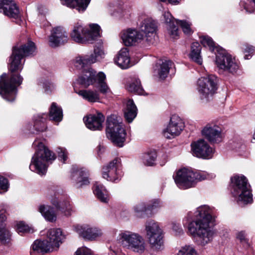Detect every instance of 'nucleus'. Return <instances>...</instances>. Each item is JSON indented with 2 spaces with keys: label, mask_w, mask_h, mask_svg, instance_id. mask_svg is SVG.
Masks as SVG:
<instances>
[{
  "label": "nucleus",
  "mask_w": 255,
  "mask_h": 255,
  "mask_svg": "<svg viewBox=\"0 0 255 255\" xmlns=\"http://www.w3.org/2000/svg\"><path fill=\"white\" fill-rule=\"evenodd\" d=\"M214 218L212 210L207 205H202L196 208L194 219L188 226V232L197 244L205 246L213 239L214 232L210 227Z\"/></svg>",
  "instance_id": "2"
},
{
  "label": "nucleus",
  "mask_w": 255,
  "mask_h": 255,
  "mask_svg": "<svg viewBox=\"0 0 255 255\" xmlns=\"http://www.w3.org/2000/svg\"><path fill=\"white\" fill-rule=\"evenodd\" d=\"M4 208L5 206L3 205L0 210V242L2 244H8L11 240V234L6 228L4 223L6 220L4 215L6 209Z\"/></svg>",
  "instance_id": "24"
},
{
  "label": "nucleus",
  "mask_w": 255,
  "mask_h": 255,
  "mask_svg": "<svg viewBox=\"0 0 255 255\" xmlns=\"http://www.w3.org/2000/svg\"><path fill=\"white\" fill-rule=\"evenodd\" d=\"M200 42L204 47H209L210 50L214 51H219V48L216 46V44L213 41L212 39L208 36H202L200 37Z\"/></svg>",
  "instance_id": "43"
},
{
  "label": "nucleus",
  "mask_w": 255,
  "mask_h": 255,
  "mask_svg": "<svg viewBox=\"0 0 255 255\" xmlns=\"http://www.w3.org/2000/svg\"><path fill=\"white\" fill-rule=\"evenodd\" d=\"M33 146L37 147V149L32 158L29 168L40 175H44L46 172L48 163L55 160V156L39 140H35Z\"/></svg>",
  "instance_id": "3"
},
{
  "label": "nucleus",
  "mask_w": 255,
  "mask_h": 255,
  "mask_svg": "<svg viewBox=\"0 0 255 255\" xmlns=\"http://www.w3.org/2000/svg\"><path fill=\"white\" fill-rule=\"evenodd\" d=\"M211 175L205 171H196L186 168L178 170L174 177L177 186L181 189L194 187L197 182L211 178Z\"/></svg>",
  "instance_id": "6"
},
{
  "label": "nucleus",
  "mask_w": 255,
  "mask_h": 255,
  "mask_svg": "<svg viewBox=\"0 0 255 255\" xmlns=\"http://www.w3.org/2000/svg\"><path fill=\"white\" fill-rule=\"evenodd\" d=\"M231 193L239 205L252 203L253 194L251 186L243 175H235L231 178Z\"/></svg>",
  "instance_id": "4"
},
{
  "label": "nucleus",
  "mask_w": 255,
  "mask_h": 255,
  "mask_svg": "<svg viewBox=\"0 0 255 255\" xmlns=\"http://www.w3.org/2000/svg\"><path fill=\"white\" fill-rule=\"evenodd\" d=\"M192 216V212H189L187 214V217L188 218H191Z\"/></svg>",
  "instance_id": "57"
},
{
  "label": "nucleus",
  "mask_w": 255,
  "mask_h": 255,
  "mask_svg": "<svg viewBox=\"0 0 255 255\" xmlns=\"http://www.w3.org/2000/svg\"><path fill=\"white\" fill-rule=\"evenodd\" d=\"M236 238L239 240L241 244L246 248L250 246L249 240L247 238V234L245 231H241L236 233Z\"/></svg>",
  "instance_id": "44"
},
{
  "label": "nucleus",
  "mask_w": 255,
  "mask_h": 255,
  "mask_svg": "<svg viewBox=\"0 0 255 255\" xmlns=\"http://www.w3.org/2000/svg\"><path fill=\"white\" fill-rule=\"evenodd\" d=\"M242 49L245 54V58L246 59H250L249 57H251V55L255 51V47L248 45L243 46Z\"/></svg>",
  "instance_id": "48"
},
{
  "label": "nucleus",
  "mask_w": 255,
  "mask_h": 255,
  "mask_svg": "<svg viewBox=\"0 0 255 255\" xmlns=\"http://www.w3.org/2000/svg\"><path fill=\"white\" fill-rule=\"evenodd\" d=\"M74 228L76 232L80 236L89 240H94L102 235L101 230L89 225H77L75 226Z\"/></svg>",
  "instance_id": "21"
},
{
  "label": "nucleus",
  "mask_w": 255,
  "mask_h": 255,
  "mask_svg": "<svg viewBox=\"0 0 255 255\" xmlns=\"http://www.w3.org/2000/svg\"><path fill=\"white\" fill-rule=\"evenodd\" d=\"M163 15L165 21L168 24L167 29L168 34L171 38H176L178 36L179 32L178 29L174 23H177L178 19L174 18L168 11L165 12Z\"/></svg>",
  "instance_id": "28"
},
{
  "label": "nucleus",
  "mask_w": 255,
  "mask_h": 255,
  "mask_svg": "<svg viewBox=\"0 0 255 255\" xmlns=\"http://www.w3.org/2000/svg\"><path fill=\"white\" fill-rule=\"evenodd\" d=\"M104 55L105 52L101 47H96L94 49V53L89 55L90 59L88 60L89 63L93 64L104 58Z\"/></svg>",
  "instance_id": "42"
},
{
  "label": "nucleus",
  "mask_w": 255,
  "mask_h": 255,
  "mask_svg": "<svg viewBox=\"0 0 255 255\" xmlns=\"http://www.w3.org/2000/svg\"><path fill=\"white\" fill-rule=\"evenodd\" d=\"M106 132L108 137L114 144L119 147L123 146L126 132L120 117L113 115L108 117Z\"/></svg>",
  "instance_id": "8"
},
{
  "label": "nucleus",
  "mask_w": 255,
  "mask_h": 255,
  "mask_svg": "<svg viewBox=\"0 0 255 255\" xmlns=\"http://www.w3.org/2000/svg\"><path fill=\"white\" fill-rule=\"evenodd\" d=\"M201 50V47L198 42H193L192 44L190 54V58L199 64H201L202 62L200 55Z\"/></svg>",
  "instance_id": "38"
},
{
  "label": "nucleus",
  "mask_w": 255,
  "mask_h": 255,
  "mask_svg": "<svg viewBox=\"0 0 255 255\" xmlns=\"http://www.w3.org/2000/svg\"><path fill=\"white\" fill-rule=\"evenodd\" d=\"M84 121L89 129L92 130H100L103 127L105 117L102 113L98 112L97 114H91L84 118Z\"/></svg>",
  "instance_id": "23"
},
{
  "label": "nucleus",
  "mask_w": 255,
  "mask_h": 255,
  "mask_svg": "<svg viewBox=\"0 0 255 255\" xmlns=\"http://www.w3.org/2000/svg\"><path fill=\"white\" fill-rule=\"evenodd\" d=\"M57 152L59 158L61 160L65 162L67 159L68 152L65 148L59 147L57 148Z\"/></svg>",
  "instance_id": "49"
},
{
  "label": "nucleus",
  "mask_w": 255,
  "mask_h": 255,
  "mask_svg": "<svg viewBox=\"0 0 255 255\" xmlns=\"http://www.w3.org/2000/svg\"><path fill=\"white\" fill-rule=\"evenodd\" d=\"M51 202L57 210L64 212L66 216L71 215L72 208L68 200L58 196L52 198Z\"/></svg>",
  "instance_id": "27"
},
{
  "label": "nucleus",
  "mask_w": 255,
  "mask_h": 255,
  "mask_svg": "<svg viewBox=\"0 0 255 255\" xmlns=\"http://www.w3.org/2000/svg\"><path fill=\"white\" fill-rule=\"evenodd\" d=\"M178 255H196V251L190 245H185L179 251Z\"/></svg>",
  "instance_id": "46"
},
{
  "label": "nucleus",
  "mask_w": 255,
  "mask_h": 255,
  "mask_svg": "<svg viewBox=\"0 0 255 255\" xmlns=\"http://www.w3.org/2000/svg\"><path fill=\"white\" fill-rule=\"evenodd\" d=\"M173 63L170 60L162 61L157 64L153 71L154 76L161 80H164L167 77L169 69L171 67Z\"/></svg>",
  "instance_id": "25"
},
{
  "label": "nucleus",
  "mask_w": 255,
  "mask_h": 255,
  "mask_svg": "<svg viewBox=\"0 0 255 255\" xmlns=\"http://www.w3.org/2000/svg\"><path fill=\"white\" fill-rule=\"evenodd\" d=\"M181 0H168V3L171 4H177L180 2Z\"/></svg>",
  "instance_id": "56"
},
{
  "label": "nucleus",
  "mask_w": 255,
  "mask_h": 255,
  "mask_svg": "<svg viewBox=\"0 0 255 255\" xmlns=\"http://www.w3.org/2000/svg\"><path fill=\"white\" fill-rule=\"evenodd\" d=\"M35 50V44L32 41L13 47L12 54L9 60L10 75L8 77L6 74H3L0 78V95L7 102L14 101L16 95V87L22 83V77L15 72L22 69V59L32 54Z\"/></svg>",
  "instance_id": "1"
},
{
  "label": "nucleus",
  "mask_w": 255,
  "mask_h": 255,
  "mask_svg": "<svg viewBox=\"0 0 255 255\" xmlns=\"http://www.w3.org/2000/svg\"><path fill=\"white\" fill-rule=\"evenodd\" d=\"M78 83L84 87L93 85L100 93L103 95L111 93V91L106 82V76L104 73L96 72L93 69H89L78 80Z\"/></svg>",
  "instance_id": "7"
},
{
  "label": "nucleus",
  "mask_w": 255,
  "mask_h": 255,
  "mask_svg": "<svg viewBox=\"0 0 255 255\" xmlns=\"http://www.w3.org/2000/svg\"><path fill=\"white\" fill-rule=\"evenodd\" d=\"M202 135L211 143H216L222 140V129L214 123L207 124L202 130Z\"/></svg>",
  "instance_id": "18"
},
{
  "label": "nucleus",
  "mask_w": 255,
  "mask_h": 255,
  "mask_svg": "<svg viewBox=\"0 0 255 255\" xmlns=\"http://www.w3.org/2000/svg\"><path fill=\"white\" fill-rule=\"evenodd\" d=\"M91 251L90 249L83 247L79 248L75 253V255H91Z\"/></svg>",
  "instance_id": "52"
},
{
  "label": "nucleus",
  "mask_w": 255,
  "mask_h": 255,
  "mask_svg": "<svg viewBox=\"0 0 255 255\" xmlns=\"http://www.w3.org/2000/svg\"><path fill=\"white\" fill-rule=\"evenodd\" d=\"M61 3L68 7L75 8L79 12L84 11L91 0H60Z\"/></svg>",
  "instance_id": "29"
},
{
  "label": "nucleus",
  "mask_w": 255,
  "mask_h": 255,
  "mask_svg": "<svg viewBox=\"0 0 255 255\" xmlns=\"http://www.w3.org/2000/svg\"><path fill=\"white\" fill-rule=\"evenodd\" d=\"M156 157L157 155L155 151H148L142 156V162L145 165L152 166L155 162Z\"/></svg>",
  "instance_id": "41"
},
{
  "label": "nucleus",
  "mask_w": 255,
  "mask_h": 255,
  "mask_svg": "<svg viewBox=\"0 0 255 255\" xmlns=\"http://www.w3.org/2000/svg\"><path fill=\"white\" fill-rule=\"evenodd\" d=\"M93 189L94 194L101 202L105 203L109 202L110 196L108 191L103 184L96 182Z\"/></svg>",
  "instance_id": "30"
},
{
  "label": "nucleus",
  "mask_w": 255,
  "mask_h": 255,
  "mask_svg": "<svg viewBox=\"0 0 255 255\" xmlns=\"http://www.w3.org/2000/svg\"><path fill=\"white\" fill-rule=\"evenodd\" d=\"M63 239L62 232L60 229H50L48 230L46 239L43 241L36 240L32 245L33 251L31 255L35 253H45L58 249Z\"/></svg>",
  "instance_id": "5"
},
{
  "label": "nucleus",
  "mask_w": 255,
  "mask_h": 255,
  "mask_svg": "<svg viewBox=\"0 0 255 255\" xmlns=\"http://www.w3.org/2000/svg\"><path fill=\"white\" fill-rule=\"evenodd\" d=\"M160 1L165 2L167 0H159Z\"/></svg>",
  "instance_id": "59"
},
{
  "label": "nucleus",
  "mask_w": 255,
  "mask_h": 255,
  "mask_svg": "<svg viewBox=\"0 0 255 255\" xmlns=\"http://www.w3.org/2000/svg\"><path fill=\"white\" fill-rule=\"evenodd\" d=\"M161 206L160 202L156 200L154 201L152 204L148 205L147 208L148 210H153L156 208L160 207Z\"/></svg>",
  "instance_id": "55"
},
{
  "label": "nucleus",
  "mask_w": 255,
  "mask_h": 255,
  "mask_svg": "<svg viewBox=\"0 0 255 255\" xmlns=\"http://www.w3.org/2000/svg\"><path fill=\"white\" fill-rule=\"evenodd\" d=\"M177 24H179L182 29L183 32L186 34H190L192 32L191 28V23L187 20H178Z\"/></svg>",
  "instance_id": "45"
},
{
  "label": "nucleus",
  "mask_w": 255,
  "mask_h": 255,
  "mask_svg": "<svg viewBox=\"0 0 255 255\" xmlns=\"http://www.w3.org/2000/svg\"><path fill=\"white\" fill-rule=\"evenodd\" d=\"M156 29V23L152 19L147 18L142 21L139 30L144 35L145 44H150L153 43Z\"/></svg>",
  "instance_id": "19"
},
{
  "label": "nucleus",
  "mask_w": 255,
  "mask_h": 255,
  "mask_svg": "<svg viewBox=\"0 0 255 255\" xmlns=\"http://www.w3.org/2000/svg\"><path fill=\"white\" fill-rule=\"evenodd\" d=\"M118 240L124 248L138 253H143L145 250V243L139 234L125 231L119 234Z\"/></svg>",
  "instance_id": "10"
},
{
  "label": "nucleus",
  "mask_w": 255,
  "mask_h": 255,
  "mask_svg": "<svg viewBox=\"0 0 255 255\" xmlns=\"http://www.w3.org/2000/svg\"><path fill=\"white\" fill-rule=\"evenodd\" d=\"M0 12L13 18L19 16V10L15 2L12 0H0Z\"/></svg>",
  "instance_id": "22"
},
{
  "label": "nucleus",
  "mask_w": 255,
  "mask_h": 255,
  "mask_svg": "<svg viewBox=\"0 0 255 255\" xmlns=\"http://www.w3.org/2000/svg\"><path fill=\"white\" fill-rule=\"evenodd\" d=\"M120 163V159L117 158L104 166L103 168V177L108 181L118 182L123 175L121 170L119 168Z\"/></svg>",
  "instance_id": "15"
},
{
  "label": "nucleus",
  "mask_w": 255,
  "mask_h": 255,
  "mask_svg": "<svg viewBox=\"0 0 255 255\" xmlns=\"http://www.w3.org/2000/svg\"><path fill=\"white\" fill-rule=\"evenodd\" d=\"M246 11H249V12H253V10H252V11H249V10H248V9H247V8H246Z\"/></svg>",
  "instance_id": "60"
},
{
  "label": "nucleus",
  "mask_w": 255,
  "mask_h": 255,
  "mask_svg": "<svg viewBox=\"0 0 255 255\" xmlns=\"http://www.w3.org/2000/svg\"><path fill=\"white\" fill-rule=\"evenodd\" d=\"M98 148H99V152L102 151V150H104V148L101 146H99L98 147Z\"/></svg>",
  "instance_id": "58"
},
{
  "label": "nucleus",
  "mask_w": 255,
  "mask_h": 255,
  "mask_svg": "<svg viewBox=\"0 0 255 255\" xmlns=\"http://www.w3.org/2000/svg\"><path fill=\"white\" fill-rule=\"evenodd\" d=\"M184 128L182 120L177 115H172L169 122L162 131L163 136L168 139H172L180 134Z\"/></svg>",
  "instance_id": "14"
},
{
  "label": "nucleus",
  "mask_w": 255,
  "mask_h": 255,
  "mask_svg": "<svg viewBox=\"0 0 255 255\" xmlns=\"http://www.w3.org/2000/svg\"><path fill=\"white\" fill-rule=\"evenodd\" d=\"M145 231L148 242L153 250H159L163 247V232L158 223L150 220L145 224Z\"/></svg>",
  "instance_id": "11"
},
{
  "label": "nucleus",
  "mask_w": 255,
  "mask_h": 255,
  "mask_svg": "<svg viewBox=\"0 0 255 255\" xmlns=\"http://www.w3.org/2000/svg\"><path fill=\"white\" fill-rule=\"evenodd\" d=\"M63 118L62 109L58 107L55 103H53L49 110V118L55 122H60Z\"/></svg>",
  "instance_id": "37"
},
{
  "label": "nucleus",
  "mask_w": 255,
  "mask_h": 255,
  "mask_svg": "<svg viewBox=\"0 0 255 255\" xmlns=\"http://www.w3.org/2000/svg\"><path fill=\"white\" fill-rule=\"evenodd\" d=\"M114 60L115 63L122 69H127L131 66L129 51L127 48L121 49Z\"/></svg>",
  "instance_id": "26"
},
{
  "label": "nucleus",
  "mask_w": 255,
  "mask_h": 255,
  "mask_svg": "<svg viewBox=\"0 0 255 255\" xmlns=\"http://www.w3.org/2000/svg\"><path fill=\"white\" fill-rule=\"evenodd\" d=\"M100 27L97 24H91L89 28L82 25H75L70 33L71 39L78 43L84 44L95 40L100 36Z\"/></svg>",
  "instance_id": "9"
},
{
  "label": "nucleus",
  "mask_w": 255,
  "mask_h": 255,
  "mask_svg": "<svg viewBox=\"0 0 255 255\" xmlns=\"http://www.w3.org/2000/svg\"><path fill=\"white\" fill-rule=\"evenodd\" d=\"M8 187L7 179L0 175V189L6 191Z\"/></svg>",
  "instance_id": "54"
},
{
  "label": "nucleus",
  "mask_w": 255,
  "mask_h": 255,
  "mask_svg": "<svg viewBox=\"0 0 255 255\" xmlns=\"http://www.w3.org/2000/svg\"><path fill=\"white\" fill-rule=\"evenodd\" d=\"M78 94L89 102L94 103L100 100L99 94L96 91L82 90L79 91Z\"/></svg>",
  "instance_id": "36"
},
{
  "label": "nucleus",
  "mask_w": 255,
  "mask_h": 255,
  "mask_svg": "<svg viewBox=\"0 0 255 255\" xmlns=\"http://www.w3.org/2000/svg\"><path fill=\"white\" fill-rule=\"evenodd\" d=\"M216 64L219 69L232 74L236 73L239 68L235 59L224 50L216 54Z\"/></svg>",
  "instance_id": "13"
},
{
  "label": "nucleus",
  "mask_w": 255,
  "mask_h": 255,
  "mask_svg": "<svg viewBox=\"0 0 255 255\" xmlns=\"http://www.w3.org/2000/svg\"><path fill=\"white\" fill-rule=\"evenodd\" d=\"M127 89L128 91L138 95H142L144 94V91L141 85L140 81L138 78H133L127 86Z\"/></svg>",
  "instance_id": "39"
},
{
  "label": "nucleus",
  "mask_w": 255,
  "mask_h": 255,
  "mask_svg": "<svg viewBox=\"0 0 255 255\" xmlns=\"http://www.w3.org/2000/svg\"><path fill=\"white\" fill-rule=\"evenodd\" d=\"M41 83L45 91L47 93L51 92L55 89V87L54 84L49 81L45 80Z\"/></svg>",
  "instance_id": "51"
},
{
  "label": "nucleus",
  "mask_w": 255,
  "mask_h": 255,
  "mask_svg": "<svg viewBox=\"0 0 255 255\" xmlns=\"http://www.w3.org/2000/svg\"><path fill=\"white\" fill-rule=\"evenodd\" d=\"M88 59H90L89 55L85 56H79L75 58L74 60V66L75 67L79 70H83V75L86 71H88L89 69H91L88 67L89 65H90L92 63H89Z\"/></svg>",
  "instance_id": "35"
},
{
  "label": "nucleus",
  "mask_w": 255,
  "mask_h": 255,
  "mask_svg": "<svg viewBox=\"0 0 255 255\" xmlns=\"http://www.w3.org/2000/svg\"><path fill=\"white\" fill-rule=\"evenodd\" d=\"M137 109L133 101L128 100L127 103L126 108L125 110L124 115L126 121L128 123H131L136 117Z\"/></svg>",
  "instance_id": "34"
},
{
  "label": "nucleus",
  "mask_w": 255,
  "mask_h": 255,
  "mask_svg": "<svg viewBox=\"0 0 255 255\" xmlns=\"http://www.w3.org/2000/svg\"><path fill=\"white\" fill-rule=\"evenodd\" d=\"M72 174V179L76 182L78 187H82L83 185H88L89 181L87 177L88 172L83 168L75 170Z\"/></svg>",
  "instance_id": "32"
},
{
  "label": "nucleus",
  "mask_w": 255,
  "mask_h": 255,
  "mask_svg": "<svg viewBox=\"0 0 255 255\" xmlns=\"http://www.w3.org/2000/svg\"><path fill=\"white\" fill-rule=\"evenodd\" d=\"M135 212L138 215L140 213L145 212L148 210L147 206L144 203H140L133 207Z\"/></svg>",
  "instance_id": "50"
},
{
  "label": "nucleus",
  "mask_w": 255,
  "mask_h": 255,
  "mask_svg": "<svg viewBox=\"0 0 255 255\" xmlns=\"http://www.w3.org/2000/svg\"><path fill=\"white\" fill-rule=\"evenodd\" d=\"M120 36L126 46H131L138 43H145L144 35L135 29L128 28L124 30L121 32Z\"/></svg>",
  "instance_id": "17"
},
{
  "label": "nucleus",
  "mask_w": 255,
  "mask_h": 255,
  "mask_svg": "<svg viewBox=\"0 0 255 255\" xmlns=\"http://www.w3.org/2000/svg\"><path fill=\"white\" fill-rule=\"evenodd\" d=\"M172 227L176 235H180L183 233L182 228L179 224L176 223H172Z\"/></svg>",
  "instance_id": "53"
},
{
  "label": "nucleus",
  "mask_w": 255,
  "mask_h": 255,
  "mask_svg": "<svg viewBox=\"0 0 255 255\" xmlns=\"http://www.w3.org/2000/svg\"><path fill=\"white\" fill-rule=\"evenodd\" d=\"M38 210L47 221L50 222L56 221L57 219L56 214L52 207L48 205H41L39 206Z\"/></svg>",
  "instance_id": "33"
},
{
  "label": "nucleus",
  "mask_w": 255,
  "mask_h": 255,
  "mask_svg": "<svg viewBox=\"0 0 255 255\" xmlns=\"http://www.w3.org/2000/svg\"><path fill=\"white\" fill-rule=\"evenodd\" d=\"M93 189L94 194L101 202L105 203L109 202L110 196L108 191L103 184L96 182Z\"/></svg>",
  "instance_id": "31"
},
{
  "label": "nucleus",
  "mask_w": 255,
  "mask_h": 255,
  "mask_svg": "<svg viewBox=\"0 0 255 255\" xmlns=\"http://www.w3.org/2000/svg\"><path fill=\"white\" fill-rule=\"evenodd\" d=\"M47 116L45 114L38 115L34 119L33 127L37 132H43L46 129L45 121Z\"/></svg>",
  "instance_id": "40"
},
{
  "label": "nucleus",
  "mask_w": 255,
  "mask_h": 255,
  "mask_svg": "<svg viewBox=\"0 0 255 255\" xmlns=\"http://www.w3.org/2000/svg\"><path fill=\"white\" fill-rule=\"evenodd\" d=\"M217 77L213 75L202 77L197 81V90L201 100L208 101L217 90Z\"/></svg>",
  "instance_id": "12"
},
{
  "label": "nucleus",
  "mask_w": 255,
  "mask_h": 255,
  "mask_svg": "<svg viewBox=\"0 0 255 255\" xmlns=\"http://www.w3.org/2000/svg\"><path fill=\"white\" fill-rule=\"evenodd\" d=\"M69 39L66 30L62 27L57 26L51 30L49 37V45L55 47L66 43Z\"/></svg>",
  "instance_id": "20"
},
{
  "label": "nucleus",
  "mask_w": 255,
  "mask_h": 255,
  "mask_svg": "<svg viewBox=\"0 0 255 255\" xmlns=\"http://www.w3.org/2000/svg\"><path fill=\"white\" fill-rule=\"evenodd\" d=\"M16 231L18 234L21 235L24 233L33 232L31 228H30L28 225H26L22 222H20L17 224Z\"/></svg>",
  "instance_id": "47"
},
{
  "label": "nucleus",
  "mask_w": 255,
  "mask_h": 255,
  "mask_svg": "<svg viewBox=\"0 0 255 255\" xmlns=\"http://www.w3.org/2000/svg\"><path fill=\"white\" fill-rule=\"evenodd\" d=\"M253 2L254 3L255 5V0H252Z\"/></svg>",
  "instance_id": "61"
},
{
  "label": "nucleus",
  "mask_w": 255,
  "mask_h": 255,
  "mask_svg": "<svg viewBox=\"0 0 255 255\" xmlns=\"http://www.w3.org/2000/svg\"><path fill=\"white\" fill-rule=\"evenodd\" d=\"M191 146L193 155L197 157L208 159L213 156L214 149L204 139L192 142Z\"/></svg>",
  "instance_id": "16"
}]
</instances>
